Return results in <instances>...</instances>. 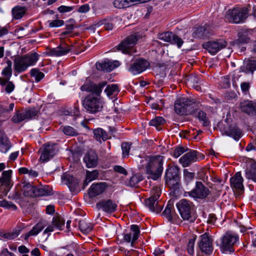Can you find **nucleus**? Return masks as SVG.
<instances>
[{"label":"nucleus","instance_id":"f257e3e1","mask_svg":"<svg viewBox=\"0 0 256 256\" xmlns=\"http://www.w3.org/2000/svg\"><path fill=\"white\" fill-rule=\"evenodd\" d=\"M164 156L160 155L140 158V168H144L148 178L156 180L162 175L163 170Z\"/></svg>","mask_w":256,"mask_h":256},{"label":"nucleus","instance_id":"f03ea898","mask_svg":"<svg viewBox=\"0 0 256 256\" xmlns=\"http://www.w3.org/2000/svg\"><path fill=\"white\" fill-rule=\"evenodd\" d=\"M64 226V220L59 216H54L52 218V225L48 226L46 220H41L36 224L32 229L24 235V240H26L30 236L38 235L44 228L46 227L43 232L44 234H47L46 240L50 234L51 232L54 230V228L61 230Z\"/></svg>","mask_w":256,"mask_h":256},{"label":"nucleus","instance_id":"7ed1b4c3","mask_svg":"<svg viewBox=\"0 0 256 256\" xmlns=\"http://www.w3.org/2000/svg\"><path fill=\"white\" fill-rule=\"evenodd\" d=\"M39 58V55L36 53H28L24 56H18L14 60L15 70L18 72L25 71L29 66L36 64Z\"/></svg>","mask_w":256,"mask_h":256},{"label":"nucleus","instance_id":"20e7f679","mask_svg":"<svg viewBox=\"0 0 256 256\" xmlns=\"http://www.w3.org/2000/svg\"><path fill=\"white\" fill-rule=\"evenodd\" d=\"M22 190L24 196L28 197L42 196L52 194V190L48 186H33L30 182H24Z\"/></svg>","mask_w":256,"mask_h":256},{"label":"nucleus","instance_id":"39448f33","mask_svg":"<svg viewBox=\"0 0 256 256\" xmlns=\"http://www.w3.org/2000/svg\"><path fill=\"white\" fill-rule=\"evenodd\" d=\"M100 94H90L83 101V106L85 109L90 113L94 114L102 110L103 105Z\"/></svg>","mask_w":256,"mask_h":256},{"label":"nucleus","instance_id":"423d86ee","mask_svg":"<svg viewBox=\"0 0 256 256\" xmlns=\"http://www.w3.org/2000/svg\"><path fill=\"white\" fill-rule=\"evenodd\" d=\"M248 13V10L246 8H234L227 11L225 18L230 22L240 24L245 20Z\"/></svg>","mask_w":256,"mask_h":256},{"label":"nucleus","instance_id":"0eeeda50","mask_svg":"<svg viewBox=\"0 0 256 256\" xmlns=\"http://www.w3.org/2000/svg\"><path fill=\"white\" fill-rule=\"evenodd\" d=\"M180 181V169L176 166H169L165 174L166 184L170 188H178Z\"/></svg>","mask_w":256,"mask_h":256},{"label":"nucleus","instance_id":"6e6552de","mask_svg":"<svg viewBox=\"0 0 256 256\" xmlns=\"http://www.w3.org/2000/svg\"><path fill=\"white\" fill-rule=\"evenodd\" d=\"M152 196L144 201L145 206L152 212L159 213L162 209V206L158 204V200L161 194L159 187L154 188L151 192Z\"/></svg>","mask_w":256,"mask_h":256},{"label":"nucleus","instance_id":"1a4fd4ad","mask_svg":"<svg viewBox=\"0 0 256 256\" xmlns=\"http://www.w3.org/2000/svg\"><path fill=\"white\" fill-rule=\"evenodd\" d=\"M176 206L184 220L190 222H194V218L192 216V211L194 206L192 202L186 199H182L176 203Z\"/></svg>","mask_w":256,"mask_h":256},{"label":"nucleus","instance_id":"9d476101","mask_svg":"<svg viewBox=\"0 0 256 256\" xmlns=\"http://www.w3.org/2000/svg\"><path fill=\"white\" fill-rule=\"evenodd\" d=\"M194 104L192 100L186 97H180L174 103V110L180 115H188L192 113L191 107Z\"/></svg>","mask_w":256,"mask_h":256},{"label":"nucleus","instance_id":"9b49d317","mask_svg":"<svg viewBox=\"0 0 256 256\" xmlns=\"http://www.w3.org/2000/svg\"><path fill=\"white\" fill-rule=\"evenodd\" d=\"M12 170H10L4 171L2 176L0 178V198L6 196L10 191L12 184H11V176Z\"/></svg>","mask_w":256,"mask_h":256},{"label":"nucleus","instance_id":"f8f14e48","mask_svg":"<svg viewBox=\"0 0 256 256\" xmlns=\"http://www.w3.org/2000/svg\"><path fill=\"white\" fill-rule=\"evenodd\" d=\"M238 236L236 235L226 234L221 238L220 248L222 252H232L234 251L232 246L238 240Z\"/></svg>","mask_w":256,"mask_h":256},{"label":"nucleus","instance_id":"ddd939ff","mask_svg":"<svg viewBox=\"0 0 256 256\" xmlns=\"http://www.w3.org/2000/svg\"><path fill=\"white\" fill-rule=\"evenodd\" d=\"M210 192L202 182H196L194 188L187 192V194L194 198L204 199L208 196Z\"/></svg>","mask_w":256,"mask_h":256},{"label":"nucleus","instance_id":"4468645a","mask_svg":"<svg viewBox=\"0 0 256 256\" xmlns=\"http://www.w3.org/2000/svg\"><path fill=\"white\" fill-rule=\"evenodd\" d=\"M139 36L136 34H131L122 41L116 47L118 51H122L124 54H129L130 48L136 43Z\"/></svg>","mask_w":256,"mask_h":256},{"label":"nucleus","instance_id":"2eb2a0df","mask_svg":"<svg viewBox=\"0 0 256 256\" xmlns=\"http://www.w3.org/2000/svg\"><path fill=\"white\" fill-rule=\"evenodd\" d=\"M140 230L138 226L132 224L130 226L129 231H126L123 234L122 240L127 243H130L132 247L134 242L138 239L140 236Z\"/></svg>","mask_w":256,"mask_h":256},{"label":"nucleus","instance_id":"dca6fc26","mask_svg":"<svg viewBox=\"0 0 256 256\" xmlns=\"http://www.w3.org/2000/svg\"><path fill=\"white\" fill-rule=\"evenodd\" d=\"M226 42L223 39L209 41L203 44V46L210 54H214L219 50L226 47Z\"/></svg>","mask_w":256,"mask_h":256},{"label":"nucleus","instance_id":"f3484780","mask_svg":"<svg viewBox=\"0 0 256 256\" xmlns=\"http://www.w3.org/2000/svg\"><path fill=\"white\" fill-rule=\"evenodd\" d=\"M106 85V82H102L98 84H96L90 81H86L80 87L82 91L90 92V94H94V95L100 94L102 88Z\"/></svg>","mask_w":256,"mask_h":256},{"label":"nucleus","instance_id":"a211bd4d","mask_svg":"<svg viewBox=\"0 0 256 256\" xmlns=\"http://www.w3.org/2000/svg\"><path fill=\"white\" fill-rule=\"evenodd\" d=\"M198 246L200 250L206 254H210L213 250L212 240L206 234L200 236Z\"/></svg>","mask_w":256,"mask_h":256},{"label":"nucleus","instance_id":"6ab92c4d","mask_svg":"<svg viewBox=\"0 0 256 256\" xmlns=\"http://www.w3.org/2000/svg\"><path fill=\"white\" fill-rule=\"evenodd\" d=\"M149 66V63L142 58L136 60L128 68V70L132 74H139L144 71Z\"/></svg>","mask_w":256,"mask_h":256},{"label":"nucleus","instance_id":"aec40b11","mask_svg":"<svg viewBox=\"0 0 256 256\" xmlns=\"http://www.w3.org/2000/svg\"><path fill=\"white\" fill-rule=\"evenodd\" d=\"M120 65L119 61H112L108 59H106L102 62H97L96 64V68L98 70L106 72H111L118 67Z\"/></svg>","mask_w":256,"mask_h":256},{"label":"nucleus","instance_id":"412c9836","mask_svg":"<svg viewBox=\"0 0 256 256\" xmlns=\"http://www.w3.org/2000/svg\"><path fill=\"white\" fill-rule=\"evenodd\" d=\"M197 152L194 150H190L185 154L178 160L179 162L184 167H187L190 166L192 162L198 160L196 156Z\"/></svg>","mask_w":256,"mask_h":256},{"label":"nucleus","instance_id":"4be33fe9","mask_svg":"<svg viewBox=\"0 0 256 256\" xmlns=\"http://www.w3.org/2000/svg\"><path fill=\"white\" fill-rule=\"evenodd\" d=\"M83 160L88 168H94L98 164V156L94 150H90L84 154Z\"/></svg>","mask_w":256,"mask_h":256},{"label":"nucleus","instance_id":"5701e85b","mask_svg":"<svg viewBox=\"0 0 256 256\" xmlns=\"http://www.w3.org/2000/svg\"><path fill=\"white\" fill-rule=\"evenodd\" d=\"M96 206L104 212L112 213L116 210L117 204L111 200H102L97 203Z\"/></svg>","mask_w":256,"mask_h":256},{"label":"nucleus","instance_id":"b1692460","mask_svg":"<svg viewBox=\"0 0 256 256\" xmlns=\"http://www.w3.org/2000/svg\"><path fill=\"white\" fill-rule=\"evenodd\" d=\"M56 145L48 144L45 146L40 158V160L42 162H48L56 154Z\"/></svg>","mask_w":256,"mask_h":256},{"label":"nucleus","instance_id":"393cba45","mask_svg":"<svg viewBox=\"0 0 256 256\" xmlns=\"http://www.w3.org/2000/svg\"><path fill=\"white\" fill-rule=\"evenodd\" d=\"M70 51V48L66 44H63L50 49L48 52V54L51 56H61L67 54Z\"/></svg>","mask_w":256,"mask_h":256},{"label":"nucleus","instance_id":"a878e982","mask_svg":"<svg viewBox=\"0 0 256 256\" xmlns=\"http://www.w3.org/2000/svg\"><path fill=\"white\" fill-rule=\"evenodd\" d=\"M244 179L240 172H237L230 178V186L233 190H242L244 189Z\"/></svg>","mask_w":256,"mask_h":256},{"label":"nucleus","instance_id":"bb28decb","mask_svg":"<svg viewBox=\"0 0 256 256\" xmlns=\"http://www.w3.org/2000/svg\"><path fill=\"white\" fill-rule=\"evenodd\" d=\"M106 188L105 182L93 184L88 189L90 197H95L102 194Z\"/></svg>","mask_w":256,"mask_h":256},{"label":"nucleus","instance_id":"cd10ccee","mask_svg":"<svg viewBox=\"0 0 256 256\" xmlns=\"http://www.w3.org/2000/svg\"><path fill=\"white\" fill-rule=\"evenodd\" d=\"M240 106L242 110L248 114H256V104L252 101H244L240 103Z\"/></svg>","mask_w":256,"mask_h":256},{"label":"nucleus","instance_id":"c85d7f7f","mask_svg":"<svg viewBox=\"0 0 256 256\" xmlns=\"http://www.w3.org/2000/svg\"><path fill=\"white\" fill-rule=\"evenodd\" d=\"M162 215L166 217L170 222L175 220L176 218V214L172 204L168 202L164 211L162 212Z\"/></svg>","mask_w":256,"mask_h":256},{"label":"nucleus","instance_id":"c756f323","mask_svg":"<svg viewBox=\"0 0 256 256\" xmlns=\"http://www.w3.org/2000/svg\"><path fill=\"white\" fill-rule=\"evenodd\" d=\"M190 114L197 117L200 121L202 122L204 126H207L209 125L210 121L208 118L206 116V114L204 112L200 110H192V113Z\"/></svg>","mask_w":256,"mask_h":256},{"label":"nucleus","instance_id":"7c9ffc66","mask_svg":"<svg viewBox=\"0 0 256 256\" xmlns=\"http://www.w3.org/2000/svg\"><path fill=\"white\" fill-rule=\"evenodd\" d=\"M99 172L98 170H95L92 171L86 170V179L84 182V187L88 186L90 182L92 181L98 179L99 176Z\"/></svg>","mask_w":256,"mask_h":256},{"label":"nucleus","instance_id":"2f4dec72","mask_svg":"<svg viewBox=\"0 0 256 256\" xmlns=\"http://www.w3.org/2000/svg\"><path fill=\"white\" fill-rule=\"evenodd\" d=\"M11 66L12 63L10 62V64H8V66L3 70L2 74L4 76V78H0V84L1 86H4L12 76V72Z\"/></svg>","mask_w":256,"mask_h":256},{"label":"nucleus","instance_id":"473e14b6","mask_svg":"<svg viewBox=\"0 0 256 256\" xmlns=\"http://www.w3.org/2000/svg\"><path fill=\"white\" fill-rule=\"evenodd\" d=\"M246 178L256 182V162L250 164V167H247L245 170Z\"/></svg>","mask_w":256,"mask_h":256},{"label":"nucleus","instance_id":"72a5a7b5","mask_svg":"<svg viewBox=\"0 0 256 256\" xmlns=\"http://www.w3.org/2000/svg\"><path fill=\"white\" fill-rule=\"evenodd\" d=\"M224 132L228 136L236 140H238L241 137L242 133L241 130L237 127H230L225 130Z\"/></svg>","mask_w":256,"mask_h":256},{"label":"nucleus","instance_id":"f704fd0d","mask_svg":"<svg viewBox=\"0 0 256 256\" xmlns=\"http://www.w3.org/2000/svg\"><path fill=\"white\" fill-rule=\"evenodd\" d=\"M11 146L10 142L6 136H0V152L2 153L7 152L10 149Z\"/></svg>","mask_w":256,"mask_h":256},{"label":"nucleus","instance_id":"c9c22d12","mask_svg":"<svg viewBox=\"0 0 256 256\" xmlns=\"http://www.w3.org/2000/svg\"><path fill=\"white\" fill-rule=\"evenodd\" d=\"M94 138L98 142L105 141L108 138L107 132L102 128L94 129L93 131Z\"/></svg>","mask_w":256,"mask_h":256},{"label":"nucleus","instance_id":"e433bc0d","mask_svg":"<svg viewBox=\"0 0 256 256\" xmlns=\"http://www.w3.org/2000/svg\"><path fill=\"white\" fill-rule=\"evenodd\" d=\"M78 227L80 230L84 234L89 233L93 228L92 225L85 220H79Z\"/></svg>","mask_w":256,"mask_h":256},{"label":"nucleus","instance_id":"4c0bfd02","mask_svg":"<svg viewBox=\"0 0 256 256\" xmlns=\"http://www.w3.org/2000/svg\"><path fill=\"white\" fill-rule=\"evenodd\" d=\"M114 6L118 8H124L135 5L134 0H115Z\"/></svg>","mask_w":256,"mask_h":256},{"label":"nucleus","instance_id":"58836bf2","mask_svg":"<svg viewBox=\"0 0 256 256\" xmlns=\"http://www.w3.org/2000/svg\"><path fill=\"white\" fill-rule=\"evenodd\" d=\"M96 27L98 28L102 26H104V28L106 30H110L113 29V24L110 20L104 19L94 24Z\"/></svg>","mask_w":256,"mask_h":256},{"label":"nucleus","instance_id":"ea45409f","mask_svg":"<svg viewBox=\"0 0 256 256\" xmlns=\"http://www.w3.org/2000/svg\"><path fill=\"white\" fill-rule=\"evenodd\" d=\"M12 13L15 19H20L25 14V9L21 6H16L12 10Z\"/></svg>","mask_w":256,"mask_h":256},{"label":"nucleus","instance_id":"a19ab883","mask_svg":"<svg viewBox=\"0 0 256 256\" xmlns=\"http://www.w3.org/2000/svg\"><path fill=\"white\" fill-rule=\"evenodd\" d=\"M26 120V115L24 111H16L12 118V121L14 123H20L22 121Z\"/></svg>","mask_w":256,"mask_h":256},{"label":"nucleus","instance_id":"79ce46f5","mask_svg":"<svg viewBox=\"0 0 256 256\" xmlns=\"http://www.w3.org/2000/svg\"><path fill=\"white\" fill-rule=\"evenodd\" d=\"M30 74L31 76L34 78L36 82H40L44 76V74L40 72L38 68H32Z\"/></svg>","mask_w":256,"mask_h":256},{"label":"nucleus","instance_id":"37998d69","mask_svg":"<svg viewBox=\"0 0 256 256\" xmlns=\"http://www.w3.org/2000/svg\"><path fill=\"white\" fill-rule=\"evenodd\" d=\"M188 82L190 83V84L197 90H200V82L198 77L194 76H191L188 78Z\"/></svg>","mask_w":256,"mask_h":256},{"label":"nucleus","instance_id":"c03bdc74","mask_svg":"<svg viewBox=\"0 0 256 256\" xmlns=\"http://www.w3.org/2000/svg\"><path fill=\"white\" fill-rule=\"evenodd\" d=\"M20 232V229L16 228L14 229L12 232L4 234V237L8 240H14L18 236Z\"/></svg>","mask_w":256,"mask_h":256},{"label":"nucleus","instance_id":"a18cd8bd","mask_svg":"<svg viewBox=\"0 0 256 256\" xmlns=\"http://www.w3.org/2000/svg\"><path fill=\"white\" fill-rule=\"evenodd\" d=\"M173 33L170 32L160 34L158 38L166 42H171L173 36Z\"/></svg>","mask_w":256,"mask_h":256},{"label":"nucleus","instance_id":"49530a36","mask_svg":"<svg viewBox=\"0 0 256 256\" xmlns=\"http://www.w3.org/2000/svg\"><path fill=\"white\" fill-rule=\"evenodd\" d=\"M118 92V88L116 84L107 86L104 90V92L108 97H110L112 95L115 94Z\"/></svg>","mask_w":256,"mask_h":256},{"label":"nucleus","instance_id":"de8ad7c7","mask_svg":"<svg viewBox=\"0 0 256 256\" xmlns=\"http://www.w3.org/2000/svg\"><path fill=\"white\" fill-rule=\"evenodd\" d=\"M62 130L63 132L66 135H67V136H76L78 134L77 131L74 128L70 126H64L62 128Z\"/></svg>","mask_w":256,"mask_h":256},{"label":"nucleus","instance_id":"09e8293b","mask_svg":"<svg viewBox=\"0 0 256 256\" xmlns=\"http://www.w3.org/2000/svg\"><path fill=\"white\" fill-rule=\"evenodd\" d=\"M26 120H30L35 117L38 112L34 108H31L24 110Z\"/></svg>","mask_w":256,"mask_h":256},{"label":"nucleus","instance_id":"8fccbe9b","mask_svg":"<svg viewBox=\"0 0 256 256\" xmlns=\"http://www.w3.org/2000/svg\"><path fill=\"white\" fill-rule=\"evenodd\" d=\"M130 144L128 142H123L122 144L121 148L122 151V157L124 158L128 156L130 148Z\"/></svg>","mask_w":256,"mask_h":256},{"label":"nucleus","instance_id":"3c124183","mask_svg":"<svg viewBox=\"0 0 256 256\" xmlns=\"http://www.w3.org/2000/svg\"><path fill=\"white\" fill-rule=\"evenodd\" d=\"M164 121L165 120L161 116H157L151 120L149 122V124L152 126H158L164 124Z\"/></svg>","mask_w":256,"mask_h":256},{"label":"nucleus","instance_id":"603ef678","mask_svg":"<svg viewBox=\"0 0 256 256\" xmlns=\"http://www.w3.org/2000/svg\"><path fill=\"white\" fill-rule=\"evenodd\" d=\"M142 180V177L140 174H134L130 180V184L132 186H134Z\"/></svg>","mask_w":256,"mask_h":256},{"label":"nucleus","instance_id":"864d4df0","mask_svg":"<svg viewBox=\"0 0 256 256\" xmlns=\"http://www.w3.org/2000/svg\"><path fill=\"white\" fill-rule=\"evenodd\" d=\"M246 68L252 72L256 70V60H248L245 62Z\"/></svg>","mask_w":256,"mask_h":256},{"label":"nucleus","instance_id":"5fc2aeb1","mask_svg":"<svg viewBox=\"0 0 256 256\" xmlns=\"http://www.w3.org/2000/svg\"><path fill=\"white\" fill-rule=\"evenodd\" d=\"M172 44H176L178 48H180L183 44L184 41L178 36L173 34L172 40L170 42Z\"/></svg>","mask_w":256,"mask_h":256},{"label":"nucleus","instance_id":"6e6d98bb","mask_svg":"<svg viewBox=\"0 0 256 256\" xmlns=\"http://www.w3.org/2000/svg\"><path fill=\"white\" fill-rule=\"evenodd\" d=\"M65 178L67 180L69 186H74L78 184L77 180L72 176L66 174L65 176Z\"/></svg>","mask_w":256,"mask_h":256},{"label":"nucleus","instance_id":"4d7b16f0","mask_svg":"<svg viewBox=\"0 0 256 256\" xmlns=\"http://www.w3.org/2000/svg\"><path fill=\"white\" fill-rule=\"evenodd\" d=\"M195 240L194 239H191L189 240L188 243L187 245V250L188 253L190 255H194V246Z\"/></svg>","mask_w":256,"mask_h":256},{"label":"nucleus","instance_id":"13d9d810","mask_svg":"<svg viewBox=\"0 0 256 256\" xmlns=\"http://www.w3.org/2000/svg\"><path fill=\"white\" fill-rule=\"evenodd\" d=\"M0 206L7 208L12 209L13 210H16L17 208L15 204L11 202H8L5 200H3L1 202Z\"/></svg>","mask_w":256,"mask_h":256},{"label":"nucleus","instance_id":"bf43d9fd","mask_svg":"<svg viewBox=\"0 0 256 256\" xmlns=\"http://www.w3.org/2000/svg\"><path fill=\"white\" fill-rule=\"evenodd\" d=\"M4 86V90L8 94H10L14 89L15 86L12 82H6Z\"/></svg>","mask_w":256,"mask_h":256},{"label":"nucleus","instance_id":"052dcab7","mask_svg":"<svg viewBox=\"0 0 256 256\" xmlns=\"http://www.w3.org/2000/svg\"><path fill=\"white\" fill-rule=\"evenodd\" d=\"M186 149L182 146L177 147L174 152L173 156L174 158H178L186 152Z\"/></svg>","mask_w":256,"mask_h":256},{"label":"nucleus","instance_id":"680f3d73","mask_svg":"<svg viewBox=\"0 0 256 256\" xmlns=\"http://www.w3.org/2000/svg\"><path fill=\"white\" fill-rule=\"evenodd\" d=\"M8 198L14 200L16 202H19L22 198L21 194L18 191H14L10 193Z\"/></svg>","mask_w":256,"mask_h":256},{"label":"nucleus","instance_id":"e2e57ef3","mask_svg":"<svg viewBox=\"0 0 256 256\" xmlns=\"http://www.w3.org/2000/svg\"><path fill=\"white\" fill-rule=\"evenodd\" d=\"M49 26L50 28L59 27L64 25V22L62 20H56L52 21H48Z\"/></svg>","mask_w":256,"mask_h":256},{"label":"nucleus","instance_id":"0e129e2a","mask_svg":"<svg viewBox=\"0 0 256 256\" xmlns=\"http://www.w3.org/2000/svg\"><path fill=\"white\" fill-rule=\"evenodd\" d=\"M184 176L186 180H190L194 178V174L184 170Z\"/></svg>","mask_w":256,"mask_h":256},{"label":"nucleus","instance_id":"69168bd1","mask_svg":"<svg viewBox=\"0 0 256 256\" xmlns=\"http://www.w3.org/2000/svg\"><path fill=\"white\" fill-rule=\"evenodd\" d=\"M58 10L62 13L69 12L73 10L72 6H61L58 8Z\"/></svg>","mask_w":256,"mask_h":256},{"label":"nucleus","instance_id":"338daca9","mask_svg":"<svg viewBox=\"0 0 256 256\" xmlns=\"http://www.w3.org/2000/svg\"><path fill=\"white\" fill-rule=\"evenodd\" d=\"M114 168L116 172H118L120 174H127L126 170L122 166H114Z\"/></svg>","mask_w":256,"mask_h":256},{"label":"nucleus","instance_id":"774afa93","mask_svg":"<svg viewBox=\"0 0 256 256\" xmlns=\"http://www.w3.org/2000/svg\"><path fill=\"white\" fill-rule=\"evenodd\" d=\"M90 10V6H88V4H84L82 6H80L78 10V12H81V13H86V12H88V11H89Z\"/></svg>","mask_w":256,"mask_h":256}]
</instances>
